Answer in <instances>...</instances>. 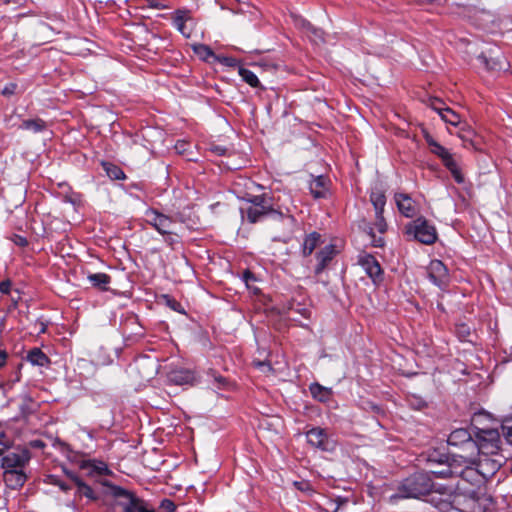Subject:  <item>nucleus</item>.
Masks as SVG:
<instances>
[{"label":"nucleus","mask_w":512,"mask_h":512,"mask_svg":"<svg viewBox=\"0 0 512 512\" xmlns=\"http://www.w3.org/2000/svg\"><path fill=\"white\" fill-rule=\"evenodd\" d=\"M432 476L437 478L429 470L426 474L418 475V501L430 504L440 512H448L452 509L462 511L458 508L461 495L455 492L454 486L437 483Z\"/></svg>","instance_id":"1"},{"label":"nucleus","mask_w":512,"mask_h":512,"mask_svg":"<svg viewBox=\"0 0 512 512\" xmlns=\"http://www.w3.org/2000/svg\"><path fill=\"white\" fill-rule=\"evenodd\" d=\"M474 456H457L458 461L445 465V468L440 470H429L430 473L441 479H447L453 476L462 478L467 482L476 481L479 472L472 467L474 463Z\"/></svg>","instance_id":"2"},{"label":"nucleus","mask_w":512,"mask_h":512,"mask_svg":"<svg viewBox=\"0 0 512 512\" xmlns=\"http://www.w3.org/2000/svg\"><path fill=\"white\" fill-rule=\"evenodd\" d=\"M422 134L430 152L441 160L445 168L451 173L455 182L462 184L464 182V176L454 155L450 150L442 146L426 129H422Z\"/></svg>","instance_id":"3"},{"label":"nucleus","mask_w":512,"mask_h":512,"mask_svg":"<svg viewBox=\"0 0 512 512\" xmlns=\"http://www.w3.org/2000/svg\"><path fill=\"white\" fill-rule=\"evenodd\" d=\"M501 448V438L497 429H481L478 432L477 449L475 455L498 454Z\"/></svg>","instance_id":"4"},{"label":"nucleus","mask_w":512,"mask_h":512,"mask_svg":"<svg viewBox=\"0 0 512 512\" xmlns=\"http://www.w3.org/2000/svg\"><path fill=\"white\" fill-rule=\"evenodd\" d=\"M114 496L118 500V505L122 508L123 512H152L148 509L145 502L135 496L133 493L123 489L122 487H115L113 490Z\"/></svg>","instance_id":"5"},{"label":"nucleus","mask_w":512,"mask_h":512,"mask_svg":"<svg viewBox=\"0 0 512 512\" xmlns=\"http://www.w3.org/2000/svg\"><path fill=\"white\" fill-rule=\"evenodd\" d=\"M1 468L4 471L8 470H23L29 463L31 455L27 449H20L16 451H9L1 455Z\"/></svg>","instance_id":"6"},{"label":"nucleus","mask_w":512,"mask_h":512,"mask_svg":"<svg viewBox=\"0 0 512 512\" xmlns=\"http://www.w3.org/2000/svg\"><path fill=\"white\" fill-rule=\"evenodd\" d=\"M307 442L314 448L324 452H333L336 449V441L333 440L327 432L320 428L314 427L306 432Z\"/></svg>","instance_id":"7"},{"label":"nucleus","mask_w":512,"mask_h":512,"mask_svg":"<svg viewBox=\"0 0 512 512\" xmlns=\"http://www.w3.org/2000/svg\"><path fill=\"white\" fill-rule=\"evenodd\" d=\"M423 103L435 111L445 123L452 126L460 125V115L449 108L440 98L428 97L427 100H423Z\"/></svg>","instance_id":"8"},{"label":"nucleus","mask_w":512,"mask_h":512,"mask_svg":"<svg viewBox=\"0 0 512 512\" xmlns=\"http://www.w3.org/2000/svg\"><path fill=\"white\" fill-rule=\"evenodd\" d=\"M457 456L458 455H452L451 457H449L448 455L440 452L437 449L428 451L426 453L421 452L420 454H418V462H425L427 465V468L424 469V472H421V473L418 472V475L426 474L427 470H435L434 465H439L442 467L441 469H443V468H445V465L457 462L458 461Z\"/></svg>","instance_id":"9"},{"label":"nucleus","mask_w":512,"mask_h":512,"mask_svg":"<svg viewBox=\"0 0 512 512\" xmlns=\"http://www.w3.org/2000/svg\"><path fill=\"white\" fill-rule=\"evenodd\" d=\"M447 443L449 446L463 447L470 451L469 455H475L477 449V442L473 440L469 430L465 428L453 430L447 438Z\"/></svg>","instance_id":"10"},{"label":"nucleus","mask_w":512,"mask_h":512,"mask_svg":"<svg viewBox=\"0 0 512 512\" xmlns=\"http://www.w3.org/2000/svg\"><path fill=\"white\" fill-rule=\"evenodd\" d=\"M145 217L147 223L154 227L162 235L169 234L175 223L171 217L164 215L152 208L146 210Z\"/></svg>","instance_id":"11"},{"label":"nucleus","mask_w":512,"mask_h":512,"mask_svg":"<svg viewBox=\"0 0 512 512\" xmlns=\"http://www.w3.org/2000/svg\"><path fill=\"white\" fill-rule=\"evenodd\" d=\"M477 59L488 71L500 72L507 70L509 67L506 57L499 51L491 50L489 54L481 53Z\"/></svg>","instance_id":"12"},{"label":"nucleus","mask_w":512,"mask_h":512,"mask_svg":"<svg viewBox=\"0 0 512 512\" xmlns=\"http://www.w3.org/2000/svg\"><path fill=\"white\" fill-rule=\"evenodd\" d=\"M427 276L436 286L442 287L448 281V270L440 260H431L427 267Z\"/></svg>","instance_id":"13"},{"label":"nucleus","mask_w":512,"mask_h":512,"mask_svg":"<svg viewBox=\"0 0 512 512\" xmlns=\"http://www.w3.org/2000/svg\"><path fill=\"white\" fill-rule=\"evenodd\" d=\"M438 239L436 228L425 218L418 216V242L431 245Z\"/></svg>","instance_id":"14"},{"label":"nucleus","mask_w":512,"mask_h":512,"mask_svg":"<svg viewBox=\"0 0 512 512\" xmlns=\"http://www.w3.org/2000/svg\"><path fill=\"white\" fill-rule=\"evenodd\" d=\"M336 254H337V250H336L335 245H333V244H328V245L324 246L323 248H321L316 253L317 264L314 269L315 274L316 275L321 274L326 269L328 264L333 260V258L336 256Z\"/></svg>","instance_id":"15"},{"label":"nucleus","mask_w":512,"mask_h":512,"mask_svg":"<svg viewBox=\"0 0 512 512\" xmlns=\"http://www.w3.org/2000/svg\"><path fill=\"white\" fill-rule=\"evenodd\" d=\"M394 198L399 212L407 218H413L416 214V201L403 192L396 193Z\"/></svg>","instance_id":"16"},{"label":"nucleus","mask_w":512,"mask_h":512,"mask_svg":"<svg viewBox=\"0 0 512 512\" xmlns=\"http://www.w3.org/2000/svg\"><path fill=\"white\" fill-rule=\"evenodd\" d=\"M330 180L323 175L312 177L309 190L315 199L326 198L329 195Z\"/></svg>","instance_id":"17"},{"label":"nucleus","mask_w":512,"mask_h":512,"mask_svg":"<svg viewBox=\"0 0 512 512\" xmlns=\"http://www.w3.org/2000/svg\"><path fill=\"white\" fill-rule=\"evenodd\" d=\"M358 263L361 265V267L365 270L367 275L372 278L374 281L376 278H378L381 273V267L378 261L375 259L374 256L370 254L361 255L359 257Z\"/></svg>","instance_id":"18"},{"label":"nucleus","mask_w":512,"mask_h":512,"mask_svg":"<svg viewBox=\"0 0 512 512\" xmlns=\"http://www.w3.org/2000/svg\"><path fill=\"white\" fill-rule=\"evenodd\" d=\"M3 480L10 489H20L27 480V475L23 470H8L3 472Z\"/></svg>","instance_id":"19"},{"label":"nucleus","mask_w":512,"mask_h":512,"mask_svg":"<svg viewBox=\"0 0 512 512\" xmlns=\"http://www.w3.org/2000/svg\"><path fill=\"white\" fill-rule=\"evenodd\" d=\"M167 378L176 385L191 384L195 380L194 372L185 368L171 369L167 373Z\"/></svg>","instance_id":"20"},{"label":"nucleus","mask_w":512,"mask_h":512,"mask_svg":"<svg viewBox=\"0 0 512 512\" xmlns=\"http://www.w3.org/2000/svg\"><path fill=\"white\" fill-rule=\"evenodd\" d=\"M322 243V236L318 232H312L305 236L302 244V255L310 256L313 251Z\"/></svg>","instance_id":"21"},{"label":"nucleus","mask_w":512,"mask_h":512,"mask_svg":"<svg viewBox=\"0 0 512 512\" xmlns=\"http://www.w3.org/2000/svg\"><path fill=\"white\" fill-rule=\"evenodd\" d=\"M458 137L462 140L465 148L477 150L480 145L476 132L469 126H467V129H461L458 132Z\"/></svg>","instance_id":"22"},{"label":"nucleus","mask_w":512,"mask_h":512,"mask_svg":"<svg viewBox=\"0 0 512 512\" xmlns=\"http://www.w3.org/2000/svg\"><path fill=\"white\" fill-rule=\"evenodd\" d=\"M392 499L416 498V480L407 479L401 484L398 493L391 497Z\"/></svg>","instance_id":"23"},{"label":"nucleus","mask_w":512,"mask_h":512,"mask_svg":"<svg viewBox=\"0 0 512 512\" xmlns=\"http://www.w3.org/2000/svg\"><path fill=\"white\" fill-rule=\"evenodd\" d=\"M26 359L34 366L44 367L50 364V359L40 348L31 349L27 353Z\"/></svg>","instance_id":"24"},{"label":"nucleus","mask_w":512,"mask_h":512,"mask_svg":"<svg viewBox=\"0 0 512 512\" xmlns=\"http://www.w3.org/2000/svg\"><path fill=\"white\" fill-rule=\"evenodd\" d=\"M190 19L188 11L185 10H177L175 12V16L173 18L174 27L185 37L190 36V31L186 28V22Z\"/></svg>","instance_id":"25"},{"label":"nucleus","mask_w":512,"mask_h":512,"mask_svg":"<svg viewBox=\"0 0 512 512\" xmlns=\"http://www.w3.org/2000/svg\"><path fill=\"white\" fill-rule=\"evenodd\" d=\"M312 397L320 402H328L332 396L330 388L324 387L319 383H312L309 386Z\"/></svg>","instance_id":"26"},{"label":"nucleus","mask_w":512,"mask_h":512,"mask_svg":"<svg viewBox=\"0 0 512 512\" xmlns=\"http://www.w3.org/2000/svg\"><path fill=\"white\" fill-rule=\"evenodd\" d=\"M242 214H246L247 219L251 223H256L262 219L265 215L273 212L272 208H260V207H247L245 210L241 209Z\"/></svg>","instance_id":"27"},{"label":"nucleus","mask_w":512,"mask_h":512,"mask_svg":"<svg viewBox=\"0 0 512 512\" xmlns=\"http://www.w3.org/2000/svg\"><path fill=\"white\" fill-rule=\"evenodd\" d=\"M87 278L93 287L101 290H107V285L111 281V277L106 273L89 274Z\"/></svg>","instance_id":"28"},{"label":"nucleus","mask_w":512,"mask_h":512,"mask_svg":"<svg viewBox=\"0 0 512 512\" xmlns=\"http://www.w3.org/2000/svg\"><path fill=\"white\" fill-rule=\"evenodd\" d=\"M370 201L374 206L375 214H383L386 204V197L380 190H373L370 194Z\"/></svg>","instance_id":"29"},{"label":"nucleus","mask_w":512,"mask_h":512,"mask_svg":"<svg viewBox=\"0 0 512 512\" xmlns=\"http://www.w3.org/2000/svg\"><path fill=\"white\" fill-rule=\"evenodd\" d=\"M74 483L77 486V493L80 496H85L89 500H97L98 496L94 492V490L87 485L85 482L82 481L79 477H74Z\"/></svg>","instance_id":"30"},{"label":"nucleus","mask_w":512,"mask_h":512,"mask_svg":"<svg viewBox=\"0 0 512 512\" xmlns=\"http://www.w3.org/2000/svg\"><path fill=\"white\" fill-rule=\"evenodd\" d=\"M22 130H30L34 133H38L43 131L46 128V123L42 119H29V120H23L22 123L18 127Z\"/></svg>","instance_id":"31"},{"label":"nucleus","mask_w":512,"mask_h":512,"mask_svg":"<svg viewBox=\"0 0 512 512\" xmlns=\"http://www.w3.org/2000/svg\"><path fill=\"white\" fill-rule=\"evenodd\" d=\"M302 25L312 42H314L315 44H319L324 41L323 31L321 29L314 27L311 23L307 22L306 20L302 21Z\"/></svg>","instance_id":"32"},{"label":"nucleus","mask_w":512,"mask_h":512,"mask_svg":"<svg viewBox=\"0 0 512 512\" xmlns=\"http://www.w3.org/2000/svg\"><path fill=\"white\" fill-rule=\"evenodd\" d=\"M102 166L110 179L123 180L126 178L124 171L119 166L110 162H103Z\"/></svg>","instance_id":"33"},{"label":"nucleus","mask_w":512,"mask_h":512,"mask_svg":"<svg viewBox=\"0 0 512 512\" xmlns=\"http://www.w3.org/2000/svg\"><path fill=\"white\" fill-rule=\"evenodd\" d=\"M239 74L242 77V79L250 86L256 88L260 85V81H259L258 77L251 70L246 69V68H240Z\"/></svg>","instance_id":"34"},{"label":"nucleus","mask_w":512,"mask_h":512,"mask_svg":"<svg viewBox=\"0 0 512 512\" xmlns=\"http://www.w3.org/2000/svg\"><path fill=\"white\" fill-rule=\"evenodd\" d=\"M251 207L271 208L270 199L265 195H255L248 199Z\"/></svg>","instance_id":"35"},{"label":"nucleus","mask_w":512,"mask_h":512,"mask_svg":"<svg viewBox=\"0 0 512 512\" xmlns=\"http://www.w3.org/2000/svg\"><path fill=\"white\" fill-rule=\"evenodd\" d=\"M194 52L203 60H208L209 58L214 57V52L211 48L204 44L194 46Z\"/></svg>","instance_id":"36"},{"label":"nucleus","mask_w":512,"mask_h":512,"mask_svg":"<svg viewBox=\"0 0 512 512\" xmlns=\"http://www.w3.org/2000/svg\"><path fill=\"white\" fill-rule=\"evenodd\" d=\"M501 428L506 440L512 445V416H507L503 419Z\"/></svg>","instance_id":"37"},{"label":"nucleus","mask_w":512,"mask_h":512,"mask_svg":"<svg viewBox=\"0 0 512 512\" xmlns=\"http://www.w3.org/2000/svg\"><path fill=\"white\" fill-rule=\"evenodd\" d=\"M404 235L409 241L416 240V220H411L405 225Z\"/></svg>","instance_id":"38"},{"label":"nucleus","mask_w":512,"mask_h":512,"mask_svg":"<svg viewBox=\"0 0 512 512\" xmlns=\"http://www.w3.org/2000/svg\"><path fill=\"white\" fill-rule=\"evenodd\" d=\"M376 216V220H375V228L377 229V231L381 234H383L386 229H387V225H386V222H385V219L383 217V214H375Z\"/></svg>","instance_id":"39"},{"label":"nucleus","mask_w":512,"mask_h":512,"mask_svg":"<svg viewBox=\"0 0 512 512\" xmlns=\"http://www.w3.org/2000/svg\"><path fill=\"white\" fill-rule=\"evenodd\" d=\"M160 508L165 510L166 512H175L176 511L175 503L168 498H165L161 501Z\"/></svg>","instance_id":"40"},{"label":"nucleus","mask_w":512,"mask_h":512,"mask_svg":"<svg viewBox=\"0 0 512 512\" xmlns=\"http://www.w3.org/2000/svg\"><path fill=\"white\" fill-rule=\"evenodd\" d=\"M457 333L462 340H466V337L470 334V329L466 324H460L457 326Z\"/></svg>","instance_id":"41"},{"label":"nucleus","mask_w":512,"mask_h":512,"mask_svg":"<svg viewBox=\"0 0 512 512\" xmlns=\"http://www.w3.org/2000/svg\"><path fill=\"white\" fill-rule=\"evenodd\" d=\"M368 235L371 238V243L373 244V246L382 247L384 245V240L382 237H378V238L375 237V235L373 233V228H370Z\"/></svg>","instance_id":"42"},{"label":"nucleus","mask_w":512,"mask_h":512,"mask_svg":"<svg viewBox=\"0 0 512 512\" xmlns=\"http://www.w3.org/2000/svg\"><path fill=\"white\" fill-rule=\"evenodd\" d=\"M11 287H12V282L9 279L1 281L0 282V293L10 294Z\"/></svg>","instance_id":"43"},{"label":"nucleus","mask_w":512,"mask_h":512,"mask_svg":"<svg viewBox=\"0 0 512 512\" xmlns=\"http://www.w3.org/2000/svg\"><path fill=\"white\" fill-rule=\"evenodd\" d=\"M164 236V241L167 243V245L173 247L174 244L178 243V236L172 232V229L170 230L169 234H165Z\"/></svg>","instance_id":"44"},{"label":"nucleus","mask_w":512,"mask_h":512,"mask_svg":"<svg viewBox=\"0 0 512 512\" xmlns=\"http://www.w3.org/2000/svg\"><path fill=\"white\" fill-rule=\"evenodd\" d=\"M228 384V381L225 377L221 375L214 376V386L216 388H224Z\"/></svg>","instance_id":"45"},{"label":"nucleus","mask_w":512,"mask_h":512,"mask_svg":"<svg viewBox=\"0 0 512 512\" xmlns=\"http://www.w3.org/2000/svg\"><path fill=\"white\" fill-rule=\"evenodd\" d=\"M16 88H17V85L14 84V83H10L8 85H6L3 90H2V94L4 96H11L15 93L16 91Z\"/></svg>","instance_id":"46"},{"label":"nucleus","mask_w":512,"mask_h":512,"mask_svg":"<svg viewBox=\"0 0 512 512\" xmlns=\"http://www.w3.org/2000/svg\"><path fill=\"white\" fill-rule=\"evenodd\" d=\"M94 471H96L99 475H106L109 473L108 467L103 462H100L98 465L94 466Z\"/></svg>","instance_id":"47"},{"label":"nucleus","mask_w":512,"mask_h":512,"mask_svg":"<svg viewBox=\"0 0 512 512\" xmlns=\"http://www.w3.org/2000/svg\"><path fill=\"white\" fill-rule=\"evenodd\" d=\"M211 152L218 156L225 155L227 153V148L221 145H214L210 148Z\"/></svg>","instance_id":"48"},{"label":"nucleus","mask_w":512,"mask_h":512,"mask_svg":"<svg viewBox=\"0 0 512 512\" xmlns=\"http://www.w3.org/2000/svg\"><path fill=\"white\" fill-rule=\"evenodd\" d=\"M13 242L20 247H25L28 244L27 239L20 235H14Z\"/></svg>","instance_id":"49"},{"label":"nucleus","mask_w":512,"mask_h":512,"mask_svg":"<svg viewBox=\"0 0 512 512\" xmlns=\"http://www.w3.org/2000/svg\"><path fill=\"white\" fill-rule=\"evenodd\" d=\"M243 280L245 281L246 285L249 286V282L250 281H254L255 277H254V275H253V273L251 271L246 270L243 273Z\"/></svg>","instance_id":"50"},{"label":"nucleus","mask_w":512,"mask_h":512,"mask_svg":"<svg viewBox=\"0 0 512 512\" xmlns=\"http://www.w3.org/2000/svg\"><path fill=\"white\" fill-rule=\"evenodd\" d=\"M54 485H57L62 491L67 492L70 489V486L65 484L63 481L55 479L52 482Z\"/></svg>","instance_id":"51"},{"label":"nucleus","mask_w":512,"mask_h":512,"mask_svg":"<svg viewBox=\"0 0 512 512\" xmlns=\"http://www.w3.org/2000/svg\"><path fill=\"white\" fill-rule=\"evenodd\" d=\"M0 445L4 447V448H3L4 450H5V449H9V448H10V446H11V443H10V442L5 441V435H4V434H1V435H0Z\"/></svg>","instance_id":"52"},{"label":"nucleus","mask_w":512,"mask_h":512,"mask_svg":"<svg viewBox=\"0 0 512 512\" xmlns=\"http://www.w3.org/2000/svg\"><path fill=\"white\" fill-rule=\"evenodd\" d=\"M345 502H346V500L341 499V498H338V499L336 500L335 506L333 507V509L331 510V512H337V511L339 510L340 506H341L343 503H345Z\"/></svg>","instance_id":"53"},{"label":"nucleus","mask_w":512,"mask_h":512,"mask_svg":"<svg viewBox=\"0 0 512 512\" xmlns=\"http://www.w3.org/2000/svg\"><path fill=\"white\" fill-rule=\"evenodd\" d=\"M7 353L5 351H0V368L6 364Z\"/></svg>","instance_id":"54"},{"label":"nucleus","mask_w":512,"mask_h":512,"mask_svg":"<svg viewBox=\"0 0 512 512\" xmlns=\"http://www.w3.org/2000/svg\"><path fill=\"white\" fill-rule=\"evenodd\" d=\"M227 66H234L235 65V59L230 57H225L222 61Z\"/></svg>","instance_id":"55"},{"label":"nucleus","mask_w":512,"mask_h":512,"mask_svg":"<svg viewBox=\"0 0 512 512\" xmlns=\"http://www.w3.org/2000/svg\"><path fill=\"white\" fill-rule=\"evenodd\" d=\"M66 475L74 481V477H78L75 473L73 472H69V471H65Z\"/></svg>","instance_id":"56"},{"label":"nucleus","mask_w":512,"mask_h":512,"mask_svg":"<svg viewBox=\"0 0 512 512\" xmlns=\"http://www.w3.org/2000/svg\"><path fill=\"white\" fill-rule=\"evenodd\" d=\"M12 118H13V116H10L9 118L6 119V122L9 125V127H14L15 126V124H10V122L12 121Z\"/></svg>","instance_id":"57"},{"label":"nucleus","mask_w":512,"mask_h":512,"mask_svg":"<svg viewBox=\"0 0 512 512\" xmlns=\"http://www.w3.org/2000/svg\"><path fill=\"white\" fill-rule=\"evenodd\" d=\"M423 405H425V403H424V402H422V401H420V400L418 399V404H417L418 410H419Z\"/></svg>","instance_id":"58"},{"label":"nucleus","mask_w":512,"mask_h":512,"mask_svg":"<svg viewBox=\"0 0 512 512\" xmlns=\"http://www.w3.org/2000/svg\"><path fill=\"white\" fill-rule=\"evenodd\" d=\"M34 446L35 447L43 446V443L41 441H35Z\"/></svg>","instance_id":"59"},{"label":"nucleus","mask_w":512,"mask_h":512,"mask_svg":"<svg viewBox=\"0 0 512 512\" xmlns=\"http://www.w3.org/2000/svg\"><path fill=\"white\" fill-rule=\"evenodd\" d=\"M18 299H19V297H18L17 299L12 298V302H13V306H14V307H16V306H17Z\"/></svg>","instance_id":"60"},{"label":"nucleus","mask_w":512,"mask_h":512,"mask_svg":"<svg viewBox=\"0 0 512 512\" xmlns=\"http://www.w3.org/2000/svg\"><path fill=\"white\" fill-rule=\"evenodd\" d=\"M176 305H178V306H179V304H178V303H176V302L174 301V305H172V308H173V309H175V310L177 309V308H176Z\"/></svg>","instance_id":"61"},{"label":"nucleus","mask_w":512,"mask_h":512,"mask_svg":"<svg viewBox=\"0 0 512 512\" xmlns=\"http://www.w3.org/2000/svg\"><path fill=\"white\" fill-rule=\"evenodd\" d=\"M422 1H423V0H418V6H420V5H421Z\"/></svg>","instance_id":"62"},{"label":"nucleus","mask_w":512,"mask_h":512,"mask_svg":"<svg viewBox=\"0 0 512 512\" xmlns=\"http://www.w3.org/2000/svg\"><path fill=\"white\" fill-rule=\"evenodd\" d=\"M3 455V449L0 448V456Z\"/></svg>","instance_id":"63"},{"label":"nucleus","mask_w":512,"mask_h":512,"mask_svg":"<svg viewBox=\"0 0 512 512\" xmlns=\"http://www.w3.org/2000/svg\"><path fill=\"white\" fill-rule=\"evenodd\" d=\"M510 512H512V506H511V511Z\"/></svg>","instance_id":"64"}]
</instances>
